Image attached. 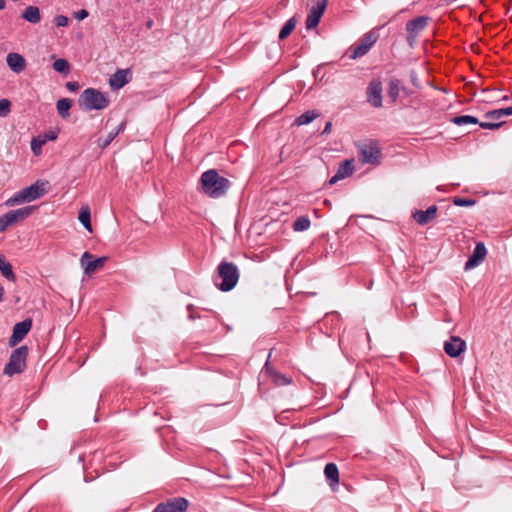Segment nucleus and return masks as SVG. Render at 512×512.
<instances>
[{
    "mask_svg": "<svg viewBox=\"0 0 512 512\" xmlns=\"http://www.w3.org/2000/svg\"><path fill=\"white\" fill-rule=\"evenodd\" d=\"M200 181L203 192L211 198H220L224 196L231 185L230 181L227 178L220 176L215 169L205 171L201 175Z\"/></svg>",
    "mask_w": 512,
    "mask_h": 512,
    "instance_id": "obj_1",
    "label": "nucleus"
},
{
    "mask_svg": "<svg viewBox=\"0 0 512 512\" xmlns=\"http://www.w3.org/2000/svg\"><path fill=\"white\" fill-rule=\"evenodd\" d=\"M78 105L83 111L102 110L108 107V97L98 89L87 88L79 96Z\"/></svg>",
    "mask_w": 512,
    "mask_h": 512,
    "instance_id": "obj_2",
    "label": "nucleus"
},
{
    "mask_svg": "<svg viewBox=\"0 0 512 512\" xmlns=\"http://www.w3.org/2000/svg\"><path fill=\"white\" fill-rule=\"evenodd\" d=\"M217 276L221 279V283H216L217 288L228 292L237 285L240 273L236 264L223 260L217 267Z\"/></svg>",
    "mask_w": 512,
    "mask_h": 512,
    "instance_id": "obj_3",
    "label": "nucleus"
},
{
    "mask_svg": "<svg viewBox=\"0 0 512 512\" xmlns=\"http://www.w3.org/2000/svg\"><path fill=\"white\" fill-rule=\"evenodd\" d=\"M47 182L36 181L32 185L22 189L12 198H10L8 204H18L22 202H31L42 197L46 193Z\"/></svg>",
    "mask_w": 512,
    "mask_h": 512,
    "instance_id": "obj_4",
    "label": "nucleus"
},
{
    "mask_svg": "<svg viewBox=\"0 0 512 512\" xmlns=\"http://www.w3.org/2000/svg\"><path fill=\"white\" fill-rule=\"evenodd\" d=\"M28 356V347L20 346L12 351L8 363L5 365L3 373L8 376L19 374L26 368V359Z\"/></svg>",
    "mask_w": 512,
    "mask_h": 512,
    "instance_id": "obj_5",
    "label": "nucleus"
},
{
    "mask_svg": "<svg viewBox=\"0 0 512 512\" xmlns=\"http://www.w3.org/2000/svg\"><path fill=\"white\" fill-rule=\"evenodd\" d=\"M189 501L184 497H174L160 502L152 512H186L189 508Z\"/></svg>",
    "mask_w": 512,
    "mask_h": 512,
    "instance_id": "obj_6",
    "label": "nucleus"
},
{
    "mask_svg": "<svg viewBox=\"0 0 512 512\" xmlns=\"http://www.w3.org/2000/svg\"><path fill=\"white\" fill-rule=\"evenodd\" d=\"M381 150L376 142L364 144L359 149V160L364 164H378Z\"/></svg>",
    "mask_w": 512,
    "mask_h": 512,
    "instance_id": "obj_7",
    "label": "nucleus"
},
{
    "mask_svg": "<svg viewBox=\"0 0 512 512\" xmlns=\"http://www.w3.org/2000/svg\"><path fill=\"white\" fill-rule=\"evenodd\" d=\"M108 257L95 258L90 252L86 251L80 258L81 267L84 269L86 275L93 274L96 270L102 268L107 262Z\"/></svg>",
    "mask_w": 512,
    "mask_h": 512,
    "instance_id": "obj_8",
    "label": "nucleus"
},
{
    "mask_svg": "<svg viewBox=\"0 0 512 512\" xmlns=\"http://www.w3.org/2000/svg\"><path fill=\"white\" fill-rule=\"evenodd\" d=\"M328 1L329 0H318L317 3L311 7L305 23L308 30L314 29L318 26L321 17L325 12Z\"/></svg>",
    "mask_w": 512,
    "mask_h": 512,
    "instance_id": "obj_9",
    "label": "nucleus"
},
{
    "mask_svg": "<svg viewBox=\"0 0 512 512\" xmlns=\"http://www.w3.org/2000/svg\"><path fill=\"white\" fill-rule=\"evenodd\" d=\"M451 122L458 126H461L464 124H479L481 128L488 129V130L499 129L500 127H502L505 124L504 121L499 122V123L480 122L478 120V118L471 116V115H460V116L453 117L451 119Z\"/></svg>",
    "mask_w": 512,
    "mask_h": 512,
    "instance_id": "obj_10",
    "label": "nucleus"
},
{
    "mask_svg": "<svg viewBox=\"0 0 512 512\" xmlns=\"http://www.w3.org/2000/svg\"><path fill=\"white\" fill-rule=\"evenodd\" d=\"M32 328V320L27 318L18 322L13 327V333L9 338V345L15 346L22 341Z\"/></svg>",
    "mask_w": 512,
    "mask_h": 512,
    "instance_id": "obj_11",
    "label": "nucleus"
},
{
    "mask_svg": "<svg viewBox=\"0 0 512 512\" xmlns=\"http://www.w3.org/2000/svg\"><path fill=\"white\" fill-rule=\"evenodd\" d=\"M367 101L375 108L382 106V83L378 79H373L367 87Z\"/></svg>",
    "mask_w": 512,
    "mask_h": 512,
    "instance_id": "obj_12",
    "label": "nucleus"
},
{
    "mask_svg": "<svg viewBox=\"0 0 512 512\" xmlns=\"http://www.w3.org/2000/svg\"><path fill=\"white\" fill-rule=\"evenodd\" d=\"M376 41L377 35L374 32L367 33L361 43L353 49L350 58L356 59L364 56Z\"/></svg>",
    "mask_w": 512,
    "mask_h": 512,
    "instance_id": "obj_13",
    "label": "nucleus"
},
{
    "mask_svg": "<svg viewBox=\"0 0 512 512\" xmlns=\"http://www.w3.org/2000/svg\"><path fill=\"white\" fill-rule=\"evenodd\" d=\"M465 349V341L458 336H452L449 341L444 343L445 353L452 358L459 356Z\"/></svg>",
    "mask_w": 512,
    "mask_h": 512,
    "instance_id": "obj_14",
    "label": "nucleus"
},
{
    "mask_svg": "<svg viewBox=\"0 0 512 512\" xmlns=\"http://www.w3.org/2000/svg\"><path fill=\"white\" fill-rule=\"evenodd\" d=\"M132 78L130 69H118L109 79V85L114 90L124 87Z\"/></svg>",
    "mask_w": 512,
    "mask_h": 512,
    "instance_id": "obj_15",
    "label": "nucleus"
},
{
    "mask_svg": "<svg viewBox=\"0 0 512 512\" xmlns=\"http://www.w3.org/2000/svg\"><path fill=\"white\" fill-rule=\"evenodd\" d=\"M487 254V249L483 242H478L473 250L472 255L469 257L467 262L465 263L464 269L470 270L476 266H478L484 259Z\"/></svg>",
    "mask_w": 512,
    "mask_h": 512,
    "instance_id": "obj_16",
    "label": "nucleus"
},
{
    "mask_svg": "<svg viewBox=\"0 0 512 512\" xmlns=\"http://www.w3.org/2000/svg\"><path fill=\"white\" fill-rule=\"evenodd\" d=\"M34 210L35 206H26L16 210H10L5 213V216L8 219L10 226H12L28 218Z\"/></svg>",
    "mask_w": 512,
    "mask_h": 512,
    "instance_id": "obj_17",
    "label": "nucleus"
},
{
    "mask_svg": "<svg viewBox=\"0 0 512 512\" xmlns=\"http://www.w3.org/2000/svg\"><path fill=\"white\" fill-rule=\"evenodd\" d=\"M6 62L9 68L17 74L23 72L26 68V60L19 53H9L6 57Z\"/></svg>",
    "mask_w": 512,
    "mask_h": 512,
    "instance_id": "obj_18",
    "label": "nucleus"
},
{
    "mask_svg": "<svg viewBox=\"0 0 512 512\" xmlns=\"http://www.w3.org/2000/svg\"><path fill=\"white\" fill-rule=\"evenodd\" d=\"M353 171H354V167L352 164V160H348V159L344 160L340 164L336 174L329 180V183L331 185H333L336 182H338L339 180H342V179L350 176L353 173Z\"/></svg>",
    "mask_w": 512,
    "mask_h": 512,
    "instance_id": "obj_19",
    "label": "nucleus"
},
{
    "mask_svg": "<svg viewBox=\"0 0 512 512\" xmlns=\"http://www.w3.org/2000/svg\"><path fill=\"white\" fill-rule=\"evenodd\" d=\"M438 207L432 205L426 210H418V225H427L437 217Z\"/></svg>",
    "mask_w": 512,
    "mask_h": 512,
    "instance_id": "obj_20",
    "label": "nucleus"
},
{
    "mask_svg": "<svg viewBox=\"0 0 512 512\" xmlns=\"http://www.w3.org/2000/svg\"><path fill=\"white\" fill-rule=\"evenodd\" d=\"M266 372L271 377L272 381L277 386H285L291 383V378L281 374L280 372L276 371L273 367L269 366L268 362L265 364Z\"/></svg>",
    "mask_w": 512,
    "mask_h": 512,
    "instance_id": "obj_21",
    "label": "nucleus"
},
{
    "mask_svg": "<svg viewBox=\"0 0 512 512\" xmlns=\"http://www.w3.org/2000/svg\"><path fill=\"white\" fill-rule=\"evenodd\" d=\"M21 17L29 23L37 24L41 21L40 9L37 6H28L22 12Z\"/></svg>",
    "mask_w": 512,
    "mask_h": 512,
    "instance_id": "obj_22",
    "label": "nucleus"
},
{
    "mask_svg": "<svg viewBox=\"0 0 512 512\" xmlns=\"http://www.w3.org/2000/svg\"><path fill=\"white\" fill-rule=\"evenodd\" d=\"M324 474L328 481H330V485L333 486L339 483V471L338 467L334 463L326 464L324 468Z\"/></svg>",
    "mask_w": 512,
    "mask_h": 512,
    "instance_id": "obj_23",
    "label": "nucleus"
},
{
    "mask_svg": "<svg viewBox=\"0 0 512 512\" xmlns=\"http://www.w3.org/2000/svg\"><path fill=\"white\" fill-rule=\"evenodd\" d=\"M78 219L87 231L92 232L91 212L88 205L81 207Z\"/></svg>",
    "mask_w": 512,
    "mask_h": 512,
    "instance_id": "obj_24",
    "label": "nucleus"
},
{
    "mask_svg": "<svg viewBox=\"0 0 512 512\" xmlns=\"http://www.w3.org/2000/svg\"><path fill=\"white\" fill-rule=\"evenodd\" d=\"M0 272L7 280H16V275L13 272L12 265L2 255H0Z\"/></svg>",
    "mask_w": 512,
    "mask_h": 512,
    "instance_id": "obj_25",
    "label": "nucleus"
},
{
    "mask_svg": "<svg viewBox=\"0 0 512 512\" xmlns=\"http://www.w3.org/2000/svg\"><path fill=\"white\" fill-rule=\"evenodd\" d=\"M320 116V113H318L315 110H308L301 114L299 117L295 119V124L298 126L306 125L311 123L314 119Z\"/></svg>",
    "mask_w": 512,
    "mask_h": 512,
    "instance_id": "obj_26",
    "label": "nucleus"
},
{
    "mask_svg": "<svg viewBox=\"0 0 512 512\" xmlns=\"http://www.w3.org/2000/svg\"><path fill=\"white\" fill-rule=\"evenodd\" d=\"M512 115V106L507 108H500L486 112L483 117L485 119H500L504 116Z\"/></svg>",
    "mask_w": 512,
    "mask_h": 512,
    "instance_id": "obj_27",
    "label": "nucleus"
},
{
    "mask_svg": "<svg viewBox=\"0 0 512 512\" xmlns=\"http://www.w3.org/2000/svg\"><path fill=\"white\" fill-rule=\"evenodd\" d=\"M71 106H72V100L69 98H61L56 103L58 114L62 118H66L69 116V110H70Z\"/></svg>",
    "mask_w": 512,
    "mask_h": 512,
    "instance_id": "obj_28",
    "label": "nucleus"
},
{
    "mask_svg": "<svg viewBox=\"0 0 512 512\" xmlns=\"http://www.w3.org/2000/svg\"><path fill=\"white\" fill-rule=\"evenodd\" d=\"M296 24H297V20L295 17H292L289 20H287V22L284 24V26L281 28V30L279 32V36H278L279 39L280 40L286 39L291 34V32L295 29Z\"/></svg>",
    "mask_w": 512,
    "mask_h": 512,
    "instance_id": "obj_29",
    "label": "nucleus"
},
{
    "mask_svg": "<svg viewBox=\"0 0 512 512\" xmlns=\"http://www.w3.org/2000/svg\"><path fill=\"white\" fill-rule=\"evenodd\" d=\"M47 138L41 135L33 137L31 140V150L35 156H39L42 153V147L46 144Z\"/></svg>",
    "mask_w": 512,
    "mask_h": 512,
    "instance_id": "obj_30",
    "label": "nucleus"
},
{
    "mask_svg": "<svg viewBox=\"0 0 512 512\" xmlns=\"http://www.w3.org/2000/svg\"><path fill=\"white\" fill-rule=\"evenodd\" d=\"M310 219L307 216L298 217L292 224V228L296 232L306 231L310 227Z\"/></svg>",
    "mask_w": 512,
    "mask_h": 512,
    "instance_id": "obj_31",
    "label": "nucleus"
},
{
    "mask_svg": "<svg viewBox=\"0 0 512 512\" xmlns=\"http://www.w3.org/2000/svg\"><path fill=\"white\" fill-rule=\"evenodd\" d=\"M53 68L55 71L62 73V74H68L70 71L69 62L64 58H60V59H57L56 61H54Z\"/></svg>",
    "mask_w": 512,
    "mask_h": 512,
    "instance_id": "obj_32",
    "label": "nucleus"
},
{
    "mask_svg": "<svg viewBox=\"0 0 512 512\" xmlns=\"http://www.w3.org/2000/svg\"><path fill=\"white\" fill-rule=\"evenodd\" d=\"M118 135V131H111L108 133V135L103 138V137H100L98 140H97V144L98 146L101 148V149H105L107 148L110 143L116 138V136Z\"/></svg>",
    "mask_w": 512,
    "mask_h": 512,
    "instance_id": "obj_33",
    "label": "nucleus"
},
{
    "mask_svg": "<svg viewBox=\"0 0 512 512\" xmlns=\"http://www.w3.org/2000/svg\"><path fill=\"white\" fill-rule=\"evenodd\" d=\"M406 29L409 32V36L407 37V40H408L410 46L413 47V42H414V37H415L414 32L416 31V18H413L408 21V23L406 25Z\"/></svg>",
    "mask_w": 512,
    "mask_h": 512,
    "instance_id": "obj_34",
    "label": "nucleus"
},
{
    "mask_svg": "<svg viewBox=\"0 0 512 512\" xmlns=\"http://www.w3.org/2000/svg\"><path fill=\"white\" fill-rule=\"evenodd\" d=\"M11 112V101L8 99L0 100V117H7Z\"/></svg>",
    "mask_w": 512,
    "mask_h": 512,
    "instance_id": "obj_35",
    "label": "nucleus"
},
{
    "mask_svg": "<svg viewBox=\"0 0 512 512\" xmlns=\"http://www.w3.org/2000/svg\"><path fill=\"white\" fill-rule=\"evenodd\" d=\"M453 203L456 206L469 207V206L475 205L476 201L474 199H471V198L455 197L453 199Z\"/></svg>",
    "mask_w": 512,
    "mask_h": 512,
    "instance_id": "obj_36",
    "label": "nucleus"
},
{
    "mask_svg": "<svg viewBox=\"0 0 512 512\" xmlns=\"http://www.w3.org/2000/svg\"><path fill=\"white\" fill-rule=\"evenodd\" d=\"M69 19L64 15H57L54 18V23L57 27H65L68 25Z\"/></svg>",
    "mask_w": 512,
    "mask_h": 512,
    "instance_id": "obj_37",
    "label": "nucleus"
},
{
    "mask_svg": "<svg viewBox=\"0 0 512 512\" xmlns=\"http://www.w3.org/2000/svg\"><path fill=\"white\" fill-rule=\"evenodd\" d=\"M10 227L9 221L5 214L0 216V233L6 231Z\"/></svg>",
    "mask_w": 512,
    "mask_h": 512,
    "instance_id": "obj_38",
    "label": "nucleus"
},
{
    "mask_svg": "<svg viewBox=\"0 0 512 512\" xmlns=\"http://www.w3.org/2000/svg\"><path fill=\"white\" fill-rule=\"evenodd\" d=\"M429 20L430 18L427 16H418V31L423 29Z\"/></svg>",
    "mask_w": 512,
    "mask_h": 512,
    "instance_id": "obj_39",
    "label": "nucleus"
},
{
    "mask_svg": "<svg viewBox=\"0 0 512 512\" xmlns=\"http://www.w3.org/2000/svg\"><path fill=\"white\" fill-rule=\"evenodd\" d=\"M89 15L88 11L86 9H81L79 11H77L75 14H74V17L77 19V20H84L85 18H87Z\"/></svg>",
    "mask_w": 512,
    "mask_h": 512,
    "instance_id": "obj_40",
    "label": "nucleus"
},
{
    "mask_svg": "<svg viewBox=\"0 0 512 512\" xmlns=\"http://www.w3.org/2000/svg\"><path fill=\"white\" fill-rule=\"evenodd\" d=\"M66 88L71 92H75L80 88V85L76 81H69L66 83Z\"/></svg>",
    "mask_w": 512,
    "mask_h": 512,
    "instance_id": "obj_41",
    "label": "nucleus"
},
{
    "mask_svg": "<svg viewBox=\"0 0 512 512\" xmlns=\"http://www.w3.org/2000/svg\"><path fill=\"white\" fill-rule=\"evenodd\" d=\"M188 311H189V315H188V318L190 320H195L196 318H199L200 316L195 314L194 313V306L192 304H189L188 307H187Z\"/></svg>",
    "mask_w": 512,
    "mask_h": 512,
    "instance_id": "obj_42",
    "label": "nucleus"
},
{
    "mask_svg": "<svg viewBox=\"0 0 512 512\" xmlns=\"http://www.w3.org/2000/svg\"><path fill=\"white\" fill-rule=\"evenodd\" d=\"M398 95V89L396 86H393V84L390 85V88H389V96L392 98V100L394 101L396 99Z\"/></svg>",
    "mask_w": 512,
    "mask_h": 512,
    "instance_id": "obj_43",
    "label": "nucleus"
},
{
    "mask_svg": "<svg viewBox=\"0 0 512 512\" xmlns=\"http://www.w3.org/2000/svg\"><path fill=\"white\" fill-rule=\"evenodd\" d=\"M424 83H425L426 86L432 87V88L436 89V87L434 86L433 82L429 78L428 70L427 69H426V79L424 80Z\"/></svg>",
    "mask_w": 512,
    "mask_h": 512,
    "instance_id": "obj_44",
    "label": "nucleus"
},
{
    "mask_svg": "<svg viewBox=\"0 0 512 512\" xmlns=\"http://www.w3.org/2000/svg\"><path fill=\"white\" fill-rule=\"evenodd\" d=\"M43 137H46L47 140L53 141L57 138V133L54 131H50L49 133L45 134Z\"/></svg>",
    "mask_w": 512,
    "mask_h": 512,
    "instance_id": "obj_45",
    "label": "nucleus"
},
{
    "mask_svg": "<svg viewBox=\"0 0 512 512\" xmlns=\"http://www.w3.org/2000/svg\"><path fill=\"white\" fill-rule=\"evenodd\" d=\"M331 128H332V123L331 122H327L325 124V127H324V129H323L321 134L322 135L329 134L331 132Z\"/></svg>",
    "mask_w": 512,
    "mask_h": 512,
    "instance_id": "obj_46",
    "label": "nucleus"
},
{
    "mask_svg": "<svg viewBox=\"0 0 512 512\" xmlns=\"http://www.w3.org/2000/svg\"><path fill=\"white\" fill-rule=\"evenodd\" d=\"M125 127H126V122H125V121H123V122H121V123L119 124V126H118L117 128H115L113 131H118V134H119L120 132L124 131Z\"/></svg>",
    "mask_w": 512,
    "mask_h": 512,
    "instance_id": "obj_47",
    "label": "nucleus"
},
{
    "mask_svg": "<svg viewBox=\"0 0 512 512\" xmlns=\"http://www.w3.org/2000/svg\"><path fill=\"white\" fill-rule=\"evenodd\" d=\"M4 293H5L4 288H3V286L0 285V303L4 299Z\"/></svg>",
    "mask_w": 512,
    "mask_h": 512,
    "instance_id": "obj_48",
    "label": "nucleus"
},
{
    "mask_svg": "<svg viewBox=\"0 0 512 512\" xmlns=\"http://www.w3.org/2000/svg\"><path fill=\"white\" fill-rule=\"evenodd\" d=\"M6 6V1L5 0H0V10H3Z\"/></svg>",
    "mask_w": 512,
    "mask_h": 512,
    "instance_id": "obj_49",
    "label": "nucleus"
},
{
    "mask_svg": "<svg viewBox=\"0 0 512 512\" xmlns=\"http://www.w3.org/2000/svg\"><path fill=\"white\" fill-rule=\"evenodd\" d=\"M429 138H433V136H431V135H424V136L422 137V139H429Z\"/></svg>",
    "mask_w": 512,
    "mask_h": 512,
    "instance_id": "obj_50",
    "label": "nucleus"
},
{
    "mask_svg": "<svg viewBox=\"0 0 512 512\" xmlns=\"http://www.w3.org/2000/svg\"><path fill=\"white\" fill-rule=\"evenodd\" d=\"M411 215H412V217H413L414 219H416V210L412 211V212H411Z\"/></svg>",
    "mask_w": 512,
    "mask_h": 512,
    "instance_id": "obj_51",
    "label": "nucleus"
},
{
    "mask_svg": "<svg viewBox=\"0 0 512 512\" xmlns=\"http://www.w3.org/2000/svg\"><path fill=\"white\" fill-rule=\"evenodd\" d=\"M508 99H509V96H507V95L503 96V98H502L503 101H507Z\"/></svg>",
    "mask_w": 512,
    "mask_h": 512,
    "instance_id": "obj_52",
    "label": "nucleus"
},
{
    "mask_svg": "<svg viewBox=\"0 0 512 512\" xmlns=\"http://www.w3.org/2000/svg\"><path fill=\"white\" fill-rule=\"evenodd\" d=\"M488 121L487 122H492L494 123L493 121H496L497 119H487Z\"/></svg>",
    "mask_w": 512,
    "mask_h": 512,
    "instance_id": "obj_53",
    "label": "nucleus"
},
{
    "mask_svg": "<svg viewBox=\"0 0 512 512\" xmlns=\"http://www.w3.org/2000/svg\"><path fill=\"white\" fill-rule=\"evenodd\" d=\"M147 26H148V27H151V26H152V21H149V22L147 23Z\"/></svg>",
    "mask_w": 512,
    "mask_h": 512,
    "instance_id": "obj_54",
    "label": "nucleus"
},
{
    "mask_svg": "<svg viewBox=\"0 0 512 512\" xmlns=\"http://www.w3.org/2000/svg\"><path fill=\"white\" fill-rule=\"evenodd\" d=\"M416 81V79L414 77H412V83L414 84Z\"/></svg>",
    "mask_w": 512,
    "mask_h": 512,
    "instance_id": "obj_55",
    "label": "nucleus"
}]
</instances>
